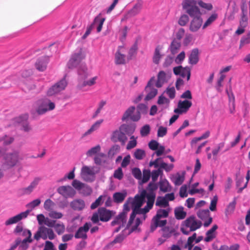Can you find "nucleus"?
Wrapping results in <instances>:
<instances>
[{"label":"nucleus","mask_w":250,"mask_h":250,"mask_svg":"<svg viewBox=\"0 0 250 250\" xmlns=\"http://www.w3.org/2000/svg\"><path fill=\"white\" fill-rule=\"evenodd\" d=\"M90 222L85 223L83 226L80 227L76 232L74 237L76 239H82L85 240L87 238V232L91 227Z\"/></svg>","instance_id":"obj_20"},{"label":"nucleus","mask_w":250,"mask_h":250,"mask_svg":"<svg viewBox=\"0 0 250 250\" xmlns=\"http://www.w3.org/2000/svg\"><path fill=\"white\" fill-rule=\"evenodd\" d=\"M174 214L176 219L181 220L185 218L187 213L184 210V208L182 207H180L175 209Z\"/></svg>","instance_id":"obj_43"},{"label":"nucleus","mask_w":250,"mask_h":250,"mask_svg":"<svg viewBox=\"0 0 250 250\" xmlns=\"http://www.w3.org/2000/svg\"><path fill=\"white\" fill-rule=\"evenodd\" d=\"M37 104L38 107L36 109V112L38 115H42L47 111L54 109L55 107V104L47 99L39 100Z\"/></svg>","instance_id":"obj_10"},{"label":"nucleus","mask_w":250,"mask_h":250,"mask_svg":"<svg viewBox=\"0 0 250 250\" xmlns=\"http://www.w3.org/2000/svg\"><path fill=\"white\" fill-rule=\"evenodd\" d=\"M57 192L65 198L73 197L76 193L75 190L70 186H61L58 188Z\"/></svg>","instance_id":"obj_23"},{"label":"nucleus","mask_w":250,"mask_h":250,"mask_svg":"<svg viewBox=\"0 0 250 250\" xmlns=\"http://www.w3.org/2000/svg\"><path fill=\"white\" fill-rule=\"evenodd\" d=\"M6 150L3 147H0V158L3 157V167L7 169L15 167L19 162V153L18 151L6 153Z\"/></svg>","instance_id":"obj_4"},{"label":"nucleus","mask_w":250,"mask_h":250,"mask_svg":"<svg viewBox=\"0 0 250 250\" xmlns=\"http://www.w3.org/2000/svg\"><path fill=\"white\" fill-rule=\"evenodd\" d=\"M54 206V203L50 199H48L44 202L43 206L45 210L51 211L52 210Z\"/></svg>","instance_id":"obj_56"},{"label":"nucleus","mask_w":250,"mask_h":250,"mask_svg":"<svg viewBox=\"0 0 250 250\" xmlns=\"http://www.w3.org/2000/svg\"><path fill=\"white\" fill-rule=\"evenodd\" d=\"M249 43H250V32L248 33L246 35L243 36L241 39L240 48Z\"/></svg>","instance_id":"obj_55"},{"label":"nucleus","mask_w":250,"mask_h":250,"mask_svg":"<svg viewBox=\"0 0 250 250\" xmlns=\"http://www.w3.org/2000/svg\"><path fill=\"white\" fill-rule=\"evenodd\" d=\"M201 226L200 221L196 219L194 216H190L183 222L180 229L183 234L188 235L190 232L199 229Z\"/></svg>","instance_id":"obj_7"},{"label":"nucleus","mask_w":250,"mask_h":250,"mask_svg":"<svg viewBox=\"0 0 250 250\" xmlns=\"http://www.w3.org/2000/svg\"><path fill=\"white\" fill-rule=\"evenodd\" d=\"M142 5L140 2L137 3L129 11V14L134 16L138 14L142 9Z\"/></svg>","instance_id":"obj_48"},{"label":"nucleus","mask_w":250,"mask_h":250,"mask_svg":"<svg viewBox=\"0 0 250 250\" xmlns=\"http://www.w3.org/2000/svg\"><path fill=\"white\" fill-rule=\"evenodd\" d=\"M133 155L136 159L141 160L146 156V152L143 149L138 148L135 151Z\"/></svg>","instance_id":"obj_50"},{"label":"nucleus","mask_w":250,"mask_h":250,"mask_svg":"<svg viewBox=\"0 0 250 250\" xmlns=\"http://www.w3.org/2000/svg\"><path fill=\"white\" fill-rule=\"evenodd\" d=\"M151 177V172L149 169H144L143 170V177H142V182L143 183H146Z\"/></svg>","instance_id":"obj_60"},{"label":"nucleus","mask_w":250,"mask_h":250,"mask_svg":"<svg viewBox=\"0 0 250 250\" xmlns=\"http://www.w3.org/2000/svg\"><path fill=\"white\" fill-rule=\"evenodd\" d=\"M55 235L52 229L41 226L35 233L34 238L37 241H39L41 238L46 240L47 238L50 240H53L55 238Z\"/></svg>","instance_id":"obj_8"},{"label":"nucleus","mask_w":250,"mask_h":250,"mask_svg":"<svg viewBox=\"0 0 250 250\" xmlns=\"http://www.w3.org/2000/svg\"><path fill=\"white\" fill-rule=\"evenodd\" d=\"M157 185L154 183L150 182L146 188V199H148V205L150 206L152 203H154L156 198V193L155 191L157 189Z\"/></svg>","instance_id":"obj_15"},{"label":"nucleus","mask_w":250,"mask_h":250,"mask_svg":"<svg viewBox=\"0 0 250 250\" xmlns=\"http://www.w3.org/2000/svg\"><path fill=\"white\" fill-rule=\"evenodd\" d=\"M130 140L126 146V149L127 150H130L135 147L137 145L136 138H135L134 136H131Z\"/></svg>","instance_id":"obj_61"},{"label":"nucleus","mask_w":250,"mask_h":250,"mask_svg":"<svg viewBox=\"0 0 250 250\" xmlns=\"http://www.w3.org/2000/svg\"><path fill=\"white\" fill-rule=\"evenodd\" d=\"M210 135V132L209 130H208L203 133L201 136L193 138L190 142L191 147L192 148L194 147L198 141L208 138Z\"/></svg>","instance_id":"obj_37"},{"label":"nucleus","mask_w":250,"mask_h":250,"mask_svg":"<svg viewBox=\"0 0 250 250\" xmlns=\"http://www.w3.org/2000/svg\"><path fill=\"white\" fill-rule=\"evenodd\" d=\"M168 209L160 208L157 210L156 215L152 218L150 224V231H154L158 227H163L167 223L166 219L169 214Z\"/></svg>","instance_id":"obj_6"},{"label":"nucleus","mask_w":250,"mask_h":250,"mask_svg":"<svg viewBox=\"0 0 250 250\" xmlns=\"http://www.w3.org/2000/svg\"><path fill=\"white\" fill-rule=\"evenodd\" d=\"M28 115L22 114L15 118L13 120L15 123L21 125L22 129L25 132H29L31 130V127L28 122Z\"/></svg>","instance_id":"obj_16"},{"label":"nucleus","mask_w":250,"mask_h":250,"mask_svg":"<svg viewBox=\"0 0 250 250\" xmlns=\"http://www.w3.org/2000/svg\"><path fill=\"white\" fill-rule=\"evenodd\" d=\"M162 49V47L160 45H158L155 49V51L153 57V62L156 64H159L160 60L162 56V55L160 54V51Z\"/></svg>","instance_id":"obj_41"},{"label":"nucleus","mask_w":250,"mask_h":250,"mask_svg":"<svg viewBox=\"0 0 250 250\" xmlns=\"http://www.w3.org/2000/svg\"><path fill=\"white\" fill-rule=\"evenodd\" d=\"M226 75L225 74H220V77L217 80V83L215 86L216 89L218 92H221L222 91V89H221V87L223 86L222 83Z\"/></svg>","instance_id":"obj_52"},{"label":"nucleus","mask_w":250,"mask_h":250,"mask_svg":"<svg viewBox=\"0 0 250 250\" xmlns=\"http://www.w3.org/2000/svg\"><path fill=\"white\" fill-rule=\"evenodd\" d=\"M72 185L77 191L79 192L82 189L83 186H84V183L75 179L73 181Z\"/></svg>","instance_id":"obj_63"},{"label":"nucleus","mask_w":250,"mask_h":250,"mask_svg":"<svg viewBox=\"0 0 250 250\" xmlns=\"http://www.w3.org/2000/svg\"><path fill=\"white\" fill-rule=\"evenodd\" d=\"M14 233L16 235L25 237V238L32 239L31 238V231L27 229L24 228L22 223H19L13 230Z\"/></svg>","instance_id":"obj_22"},{"label":"nucleus","mask_w":250,"mask_h":250,"mask_svg":"<svg viewBox=\"0 0 250 250\" xmlns=\"http://www.w3.org/2000/svg\"><path fill=\"white\" fill-rule=\"evenodd\" d=\"M156 206L160 208H167L169 206V203L167 202V200L163 196H158L155 202Z\"/></svg>","instance_id":"obj_42"},{"label":"nucleus","mask_w":250,"mask_h":250,"mask_svg":"<svg viewBox=\"0 0 250 250\" xmlns=\"http://www.w3.org/2000/svg\"><path fill=\"white\" fill-rule=\"evenodd\" d=\"M33 242V239H29L28 238H24L22 240H21L20 244L18 246V250H26L29 247V243Z\"/></svg>","instance_id":"obj_46"},{"label":"nucleus","mask_w":250,"mask_h":250,"mask_svg":"<svg viewBox=\"0 0 250 250\" xmlns=\"http://www.w3.org/2000/svg\"><path fill=\"white\" fill-rule=\"evenodd\" d=\"M67 84V81L64 77L49 88L47 95L52 96L59 93L65 89Z\"/></svg>","instance_id":"obj_11"},{"label":"nucleus","mask_w":250,"mask_h":250,"mask_svg":"<svg viewBox=\"0 0 250 250\" xmlns=\"http://www.w3.org/2000/svg\"><path fill=\"white\" fill-rule=\"evenodd\" d=\"M135 110L134 106H131L128 108L122 117V120L124 121L129 119L133 122L138 121L141 119V116L136 112L133 114Z\"/></svg>","instance_id":"obj_19"},{"label":"nucleus","mask_w":250,"mask_h":250,"mask_svg":"<svg viewBox=\"0 0 250 250\" xmlns=\"http://www.w3.org/2000/svg\"><path fill=\"white\" fill-rule=\"evenodd\" d=\"M70 206L74 210H82L85 207V203L82 199H76L71 202Z\"/></svg>","instance_id":"obj_32"},{"label":"nucleus","mask_w":250,"mask_h":250,"mask_svg":"<svg viewBox=\"0 0 250 250\" xmlns=\"http://www.w3.org/2000/svg\"><path fill=\"white\" fill-rule=\"evenodd\" d=\"M127 196V192L124 190L121 192H115L113 195V201L116 203H122Z\"/></svg>","instance_id":"obj_30"},{"label":"nucleus","mask_w":250,"mask_h":250,"mask_svg":"<svg viewBox=\"0 0 250 250\" xmlns=\"http://www.w3.org/2000/svg\"><path fill=\"white\" fill-rule=\"evenodd\" d=\"M132 174L137 179L141 180L142 177V174L141 170L138 167H135L132 169Z\"/></svg>","instance_id":"obj_64"},{"label":"nucleus","mask_w":250,"mask_h":250,"mask_svg":"<svg viewBox=\"0 0 250 250\" xmlns=\"http://www.w3.org/2000/svg\"><path fill=\"white\" fill-rule=\"evenodd\" d=\"M165 92L171 99H174L175 97V89L173 86L168 87L166 89Z\"/></svg>","instance_id":"obj_62"},{"label":"nucleus","mask_w":250,"mask_h":250,"mask_svg":"<svg viewBox=\"0 0 250 250\" xmlns=\"http://www.w3.org/2000/svg\"><path fill=\"white\" fill-rule=\"evenodd\" d=\"M106 101L102 100L98 104V108L93 114L92 117L93 118H95L98 116L99 114L101 112L102 110L103 107L105 105Z\"/></svg>","instance_id":"obj_58"},{"label":"nucleus","mask_w":250,"mask_h":250,"mask_svg":"<svg viewBox=\"0 0 250 250\" xmlns=\"http://www.w3.org/2000/svg\"><path fill=\"white\" fill-rule=\"evenodd\" d=\"M98 79L97 76H95L88 80H84L83 82H79L78 84V88L80 90H83L86 86H91L94 85Z\"/></svg>","instance_id":"obj_31"},{"label":"nucleus","mask_w":250,"mask_h":250,"mask_svg":"<svg viewBox=\"0 0 250 250\" xmlns=\"http://www.w3.org/2000/svg\"><path fill=\"white\" fill-rule=\"evenodd\" d=\"M226 92L228 95L230 103L229 111L230 113L233 114L235 111V98L233 94L232 93L230 94L227 89L226 90Z\"/></svg>","instance_id":"obj_47"},{"label":"nucleus","mask_w":250,"mask_h":250,"mask_svg":"<svg viewBox=\"0 0 250 250\" xmlns=\"http://www.w3.org/2000/svg\"><path fill=\"white\" fill-rule=\"evenodd\" d=\"M218 18V14L217 13L212 14L206 20L204 24L203 25V29H205L207 27L210 26L212 23L216 21Z\"/></svg>","instance_id":"obj_44"},{"label":"nucleus","mask_w":250,"mask_h":250,"mask_svg":"<svg viewBox=\"0 0 250 250\" xmlns=\"http://www.w3.org/2000/svg\"><path fill=\"white\" fill-rule=\"evenodd\" d=\"M101 150V146L100 145H97L91 148L86 152V155L88 157L92 156L93 155L96 154L98 152Z\"/></svg>","instance_id":"obj_54"},{"label":"nucleus","mask_w":250,"mask_h":250,"mask_svg":"<svg viewBox=\"0 0 250 250\" xmlns=\"http://www.w3.org/2000/svg\"><path fill=\"white\" fill-rule=\"evenodd\" d=\"M186 0L184 3V10L193 18L189 25V30L193 32L197 31L201 27L203 23V20L201 18V13L198 7H191Z\"/></svg>","instance_id":"obj_2"},{"label":"nucleus","mask_w":250,"mask_h":250,"mask_svg":"<svg viewBox=\"0 0 250 250\" xmlns=\"http://www.w3.org/2000/svg\"><path fill=\"white\" fill-rule=\"evenodd\" d=\"M136 113H139L141 115V114H146L147 113L148 107L145 104H139L136 107Z\"/></svg>","instance_id":"obj_49"},{"label":"nucleus","mask_w":250,"mask_h":250,"mask_svg":"<svg viewBox=\"0 0 250 250\" xmlns=\"http://www.w3.org/2000/svg\"><path fill=\"white\" fill-rule=\"evenodd\" d=\"M92 192V189L91 187L85 184L83 186L82 189L79 191V193L84 196H88L91 194Z\"/></svg>","instance_id":"obj_51"},{"label":"nucleus","mask_w":250,"mask_h":250,"mask_svg":"<svg viewBox=\"0 0 250 250\" xmlns=\"http://www.w3.org/2000/svg\"><path fill=\"white\" fill-rule=\"evenodd\" d=\"M150 132V126L149 125H143L140 129V135L142 137L148 136Z\"/></svg>","instance_id":"obj_53"},{"label":"nucleus","mask_w":250,"mask_h":250,"mask_svg":"<svg viewBox=\"0 0 250 250\" xmlns=\"http://www.w3.org/2000/svg\"><path fill=\"white\" fill-rule=\"evenodd\" d=\"M160 190L163 192H167L170 191L171 186L168 182L166 180H161L159 182Z\"/></svg>","instance_id":"obj_38"},{"label":"nucleus","mask_w":250,"mask_h":250,"mask_svg":"<svg viewBox=\"0 0 250 250\" xmlns=\"http://www.w3.org/2000/svg\"><path fill=\"white\" fill-rule=\"evenodd\" d=\"M48 61L49 58L47 56L40 57L35 63L36 68L40 71H43L46 68Z\"/></svg>","instance_id":"obj_28"},{"label":"nucleus","mask_w":250,"mask_h":250,"mask_svg":"<svg viewBox=\"0 0 250 250\" xmlns=\"http://www.w3.org/2000/svg\"><path fill=\"white\" fill-rule=\"evenodd\" d=\"M149 166L150 167H154V168H156L151 172V177L153 182L157 180L159 176H162L163 174V170L167 172H169L174 167L173 164H167L164 162L162 157H159L154 160L150 161Z\"/></svg>","instance_id":"obj_3"},{"label":"nucleus","mask_w":250,"mask_h":250,"mask_svg":"<svg viewBox=\"0 0 250 250\" xmlns=\"http://www.w3.org/2000/svg\"><path fill=\"white\" fill-rule=\"evenodd\" d=\"M169 100L163 95L160 96L157 101V104L159 105H166L168 106L169 104Z\"/></svg>","instance_id":"obj_59"},{"label":"nucleus","mask_w":250,"mask_h":250,"mask_svg":"<svg viewBox=\"0 0 250 250\" xmlns=\"http://www.w3.org/2000/svg\"><path fill=\"white\" fill-rule=\"evenodd\" d=\"M181 42L174 39L169 46V50L172 55L177 54L181 47Z\"/></svg>","instance_id":"obj_35"},{"label":"nucleus","mask_w":250,"mask_h":250,"mask_svg":"<svg viewBox=\"0 0 250 250\" xmlns=\"http://www.w3.org/2000/svg\"><path fill=\"white\" fill-rule=\"evenodd\" d=\"M94 167L83 166L81 171V177L82 179L87 182H93L95 179V175L97 171H95Z\"/></svg>","instance_id":"obj_9"},{"label":"nucleus","mask_w":250,"mask_h":250,"mask_svg":"<svg viewBox=\"0 0 250 250\" xmlns=\"http://www.w3.org/2000/svg\"><path fill=\"white\" fill-rule=\"evenodd\" d=\"M199 51L197 48L193 49L189 56L188 62L190 64H196L199 61Z\"/></svg>","instance_id":"obj_34"},{"label":"nucleus","mask_w":250,"mask_h":250,"mask_svg":"<svg viewBox=\"0 0 250 250\" xmlns=\"http://www.w3.org/2000/svg\"><path fill=\"white\" fill-rule=\"evenodd\" d=\"M225 142H221L216 145V146L212 149V154L213 156H216L219 151L224 147Z\"/></svg>","instance_id":"obj_57"},{"label":"nucleus","mask_w":250,"mask_h":250,"mask_svg":"<svg viewBox=\"0 0 250 250\" xmlns=\"http://www.w3.org/2000/svg\"><path fill=\"white\" fill-rule=\"evenodd\" d=\"M41 200L37 199L28 203L26 207L28 209L25 211L21 212L20 213L9 218L5 222V225L6 226L16 224L22 219L26 218L31 211L35 207L38 206L41 204Z\"/></svg>","instance_id":"obj_5"},{"label":"nucleus","mask_w":250,"mask_h":250,"mask_svg":"<svg viewBox=\"0 0 250 250\" xmlns=\"http://www.w3.org/2000/svg\"><path fill=\"white\" fill-rule=\"evenodd\" d=\"M41 180L40 177H36L33 181L30 183L29 186L26 188H19L18 191V194L19 196H22L24 195H29L33 192L34 189L38 185L39 182Z\"/></svg>","instance_id":"obj_14"},{"label":"nucleus","mask_w":250,"mask_h":250,"mask_svg":"<svg viewBox=\"0 0 250 250\" xmlns=\"http://www.w3.org/2000/svg\"><path fill=\"white\" fill-rule=\"evenodd\" d=\"M155 83V79L154 77L151 78L148 81L147 85L146 86L145 90L147 93L145 100L146 101H149L154 98L158 93V90L154 87Z\"/></svg>","instance_id":"obj_13"},{"label":"nucleus","mask_w":250,"mask_h":250,"mask_svg":"<svg viewBox=\"0 0 250 250\" xmlns=\"http://www.w3.org/2000/svg\"><path fill=\"white\" fill-rule=\"evenodd\" d=\"M217 229V225H214L210 229L208 230L206 234V236L204 239L205 241L209 242L212 241L216 237L215 231Z\"/></svg>","instance_id":"obj_33"},{"label":"nucleus","mask_w":250,"mask_h":250,"mask_svg":"<svg viewBox=\"0 0 250 250\" xmlns=\"http://www.w3.org/2000/svg\"><path fill=\"white\" fill-rule=\"evenodd\" d=\"M78 74L79 78L82 80L86 79L90 75V73L87 70V68L85 63H82L78 69Z\"/></svg>","instance_id":"obj_29"},{"label":"nucleus","mask_w":250,"mask_h":250,"mask_svg":"<svg viewBox=\"0 0 250 250\" xmlns=\"http://www.w3.org/2000/svg\"><path fill=\"white\" fill-rule=\"evenodd\" d=\"M145 190H143L140 194L135 195L134 198L129 197L128 198V202H131V207L132 209L130 218L127 224V227H129L133 222L136 215H143V219L145 220L147 213L153 207L154 203L148 206V199H147L146 205L144 208H141L144 203L146 202V196Z\"/></svg>","instance_id":"obj_1"},{"label":"nucleus","mask_w":250,"mask_h":250,"mask_svg":"<svg viewBox=\"0 0 250 250\" xmlns=\"http://www.w3.org/2000/svg\"><path fill=\"white\" fill-rule=\"evenodd\" d=\"M103 121L104 120L103 119H100L97 121L94 124L92 125L91 127L83 134V137L89 135L93 132L98 129Z\"/></svg>","instance_id":"obj_36"},{"label":"nucleus","mask_w":250,"mask_h":250,"mask_svg":"<svg viewBox=\"0 0 250 250\" xmlns=\"http://www.w3.org/2000/svg\"><path fill=\"white\" fill-rule=\"evenodd\" d=\"M111 139L114 142H120L125 143L127 139L125 134L123 131H121L120 128L119 130H116L113 131L111 136Z\"/></svg>","instance_id":"obj_27"},{"label":"nucleus","mask_w":250,"mask_h":250,"mask_svg":"<svg viewBox=\"0 0 250 250\" xmlns=\"http://www.w3.org/2000/svg\"><path fill=\"white\" fill-rule=\"evenodd\" d=\"M126 224V215L125 212H121L111 222V225L114 226L116 225L118 226L114 229V232H118L121 228L124 227Z\"/></svg>","instance_id":"obj_17"},{"label":"nucleus","mask_w":250,"mask_h":250,"mask_svg":"<svg viewBox=\"0 0 250 250\" xmlns=\"http://www.w3.org/2000/svg\"><path fill=\"white\" fill-rule=\"evenodd\" d=\"M170 78L168 73H166L164 71H160L158 74L157 81L156 83V86L158 88L161 87L162 85L167 82Z\"/></svg>","instance_id":"obj_26"},{"label":"nucleus","mask_w":250,"mask_h":250,"mask_svg":"<svg viewBox=\"0 0 250 250\" xmlns=\"http://www.w3.org/2000/svg\"><path fill=\"white\" fill-rule=\"evenodd\" d=\"M105 21L104 18H102L100 16H97L94 20L92 23V24H94V27L96 25H97V32H100L102 29L104 21Z\"/></svg>","instance_id":"obj_39"},{"label":"nucleus","mask_w":250,"mask_h":250,"mask_svg":"<svg viewBox=\"0 0 250 250\" xmlns=\"http://www.w3.org/2000/svg\"><path fill=\"white\" fill-rule=\"evenodd\" d=\"M85 56L83 54L82 49H80L74 52L67 63V67L72 69L76 67L84 58Z\"/></svg>","instance_id":"obj_12"},{"label":"nucleus","mask_w":250,"mask_h":250,"mask_svg":"<svg viewBox=\"0 0 250 250\" xmlns=\"http://www.w3.org/2000/svg\"><path fill=\"white\" fill-rule=\"evenodd\" d=\"M197 215L198 218L204 221L205 227H208L212 222V218L210 216V212L208 209L198 210Z\"/></svg>","instance_id":"obj_21"},{"label":"nucleus","mask_w":250,"mask_h":250,"mask_svg":"<svg viewBox=\"0 0 250 250\" xmlns=\"http://www.w3.org/2000/svg\"><path fill=\"white\" fill-rule=\"evenodd\" d=\"M122 48V47H119V49L116 52L115 55V63L118 64H124L125 63V56L120 52V48Z\"/></svg>","instance_id":"obj_40"},{"label":"nucleus","mask_w":250,"mask_h":250,"mask_svg":"<svg viewBox=\"0 0 250 250\" xmlns=\"http://www.w3.org/2000/svg\"><path fill=\"white\" fill-rule=\"evenodd\" d=\"M174 74L176 75H179L182 78L187 77V81L190 79V69L189 67H183L181 65L173 68Z\"/></svg>","instance_id":"obj_24"},{"label":"nucleus","mask_w":250,"mask_h":250,"mask_svg":"<svg viewBox=\"0 0 250 250\" xmlns=\"http://www.w3.org/2000/svg\"><path fill=\"white\" fill-rule=\"evenodd\" d=\"M100 220L102 222H107L113 215L112 211L107 209L105 208H100L98 209Z\"/></svg>","instance_id":"obj_25"},{"label":"nucleus","mask_w":250,"mask_h":250,"mask_svg":"<svg viewBox=\"0 0 250 250\" xmlns=\"http://www.w3.org/2000/svg\"><path fill=\"white\" fill-rule=\"evenodd\" d=\"M121 131H123V132L127 134H131L135 131V127L133 125L123 124L120 126Z\"/></svg>","instance_id":"obj_45"},{"label":"nucleus","mask_w":250,"mask_h":250,"mask_svg":"<svg viewBox=\"0 0 250 250\" xmlns=\"http://www.w3.org/2000/svg\"><path fill=\"white\" fill-rule=\"evenodd\" d=\"M192 105L191 101L188 100L184 101L179 100L177 104V108L174 110V112L176 114H182L186 113L189 110Z\"/></svg>","instance_id":"obj_18"}]
</instances>
